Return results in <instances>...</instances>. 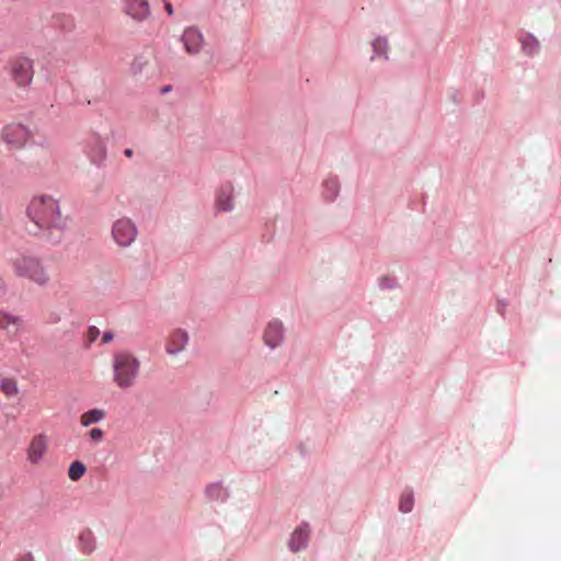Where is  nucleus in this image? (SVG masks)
I'll use <instances>...</instances> for the list:
<instances>
[{"mask_svg": "<svg viewBox=\"0 0 561 561\" xmlns=\"http://www.w3.org/2000/svg\"><path fill=\"white\" fill-rule=\"evenodd\" d=\"M26 215L33 224L30 231L46 242L59 244L65 239L70 219L61 213L59 202L55 197L34 196L27 205Z\"/></svg>", "mask_w": 561, "mask_h": 561, "instance_id": "nucleus-1", "label": "nucleus"}, {"mask_svg": "<svg viewBox=\"0 0 561 561\" xmlns=\"http://www.w3.org/2000/svg\"><path fill=\"white\" fill-rule=\"evenodd\" d=\"M112 369L113 382L119 389H129L136 383L139 375L140 362L129 352H116L112 357Z\"/></svg>", "mask_w": 561, "mask_h": 561, "instance_id": "nucleus-2", "label": "nucleus"}, {"mask_svg": "<svg viewBox=\"0 0 561 561\" xmlns=\"http://www.w3.org/2000/svg\"><path fill=\"white\" fill-rule=\"evenodd\" d=\"M18 276L25 277L39 286L49 282V274L39 259L28 255H20L12 262Z\"/></svg>", "mask_w": 561, "mask_h": 561, "instance_id": "nucleus-3", "label": "nucleus"}, {"mask_svg": "<svg viewBox=\"0 0 561 561\" xmlns=\"http://www.w3.org/2000/svg\"><path fill=\"white\" fill-rule=\"evenodd\" d=\"M0 138L8 149L21 150L28 142L31 131L22 124L11 123L1 129Z\"/></svg>", "mask_w": 561, "mask_h": 561, "instance_id": "nucleus-4", "label": "nucleus"}, {"mask_svg": "<svg viewBox=\"0 0 561 561\" xmlns=\"http://www.w3.org/2000/svg\"><path fill=\"white\" fill-rule=\"evenodd\" d=\"M111 232L116 244L123 248L129 247L137 237L135 224L126 217L115 220Z\"/></svg>", "mask_w": 561, "mask_h": 561, "instance_id": "nucleus-5", "label": "nucleus"}, {"mask_svg": "<svg viewBox=\"0 0 561 561\" xmlns=\"http://www.w3.org/2000/svg\"><path fill=\"white\" fill-rule=\"evenodd\" d=\"M33 62L26 57H19L11 62V76L20 88H26L33 80Z\"/></svg>", "mask_w": 561, "mask_h": 561, "instance_id": "nucleus-6", "label": "nucleus"}, {"mask_svg": "<svg viewBox=\"0 0 561 561\" xmlns=\"http://www.w3.org/2000/svg\"><path fill=\"white\" fill-rule=\"evenodd\" d=\"M49 439L48 436L41 433L32 437L27 449L26 458L32 465H38L45 457L48 450Z\"/></svg>", "mask_w": 561, "mask_h": 561, "instance_id": "nucleus-7", "label": "nucleus"}, {"mask_svg": "<svg viewBox=\"0 0 561 561\" xmlns=\"http://www.w3.org/2000/svg\"><path fill=\"white\" fill-rule=\"evenodd\" d=\"M188 343V333L183 329L172 330L165 339L164 348L171 356L182 353Z\"/></svg>", "mask_w": 561, "mask_h": 561, "instance_id": "nucleus-8", "label": "nucleus"}, {"mask_svg": "<svg viewBox=\"0 0 561 561\" xmlns=\"http://www.w3.org/2000/svg\"><path fill=\"white\" fill-rule=\"evenodd\" d=\"M181 41L185 50L190 55L198 54L205 44V38L202 32L196 27H187L184 30Z\"/></svg>", "mask_w": 561, "mask_h": 561, "instance_id": "nucleus-9", "label": "nucleus"}, {"mask_svg": "<svg viewBox=\"0 0 561 561\" xmlns=\"http://www.w3.org/2000/svg\"><path fill=\"white\" fill-rule=\"evenodd\" d=\"M123 10L136 22H144L150 16L148 0H124Z\"/></svg>", "mask_w": 561, "mask_h": 561, "instance_id": "nucleus-10", "label": "nucleus"}, {"mask_svg": "<svg viewBox=\"0 0 561 561\" xmlns=\"http://www.w3.org/2000/svg\"><path fill=\"white\" fill-rule=\"evenodd\" d=\"M22 327L23 320L19 316L0 309V330L16 335Z\"/></svg>", "mask_w": 561, "mask_h": 561, "instance_id": "nucleus-11", "label": "nucleus"}, {"mask_svg": "<svg viewBox=\"0 0 561 561\" xmlns=\"http://www.w3.org/2000/svg\"><path fill=\"white\" fill-rule=\"evenodd\" d=\"M233 186L230 183L221 185L217 193L216 208L220 211H229L233 207Z\"/></svg>", "mask_w": 561, "mask_h": 561, "instance_id": "nucleus-12", "label": "nucleus"}, {"mask_svg": "<svg viewBox=\"0 0 561 561\" xmlns=\"http://www.w3.org/2000/svg\"><path fill=\"white\" fill-rule=\"evenodd\" d=\"M283 340V328L282 324L277 321H272L268 323L265 333L264 341L265 344L270 347H276Z\"/></svg>", "mask_w": 561, "mask_h": 561, "instance_id": "nucleus-13", "label": "nucleus"}, {"mask_svg": "<svg viewBox=\"0 0 561 561\" xmlns=\"http://www.w3.org/2000/svg\"><path fill=\"white\" fill-rule=\"evenodd\" d=\"M308 536H309V531L307 528H304V527L297 528L293 533L290 541H289L290 550L296 552V551H299L301 548H304L307 545Z\"/></svg>", "mask_w": 561, "mask_h": 561, "instance_id": "nucleus-14", "label": "nucleus"}, {"mask_svg": "<svg viewBox=\"0 0 561 561\" xmlns=\"http://www.w3.org/2000/svg\"><path fill=\"white\" fill-rule=\"evenodd\" d=\"M105 416V412L101 409H92L84 412L80 417V423L82 426L88 427L94 423L100 422Z\"/></svg>", "mask_w": 561, "mask_h": 561, "instance_id": "nucleus-15", "label": "nucleus"}, {"mask_svg": "<svg viewBox=\"0 0 561 561\" xmlns=\"http://www.w3.org/2000/svg\"><path fill=\"white\" fill-rule=\"evenodd\" d=\"M91 161L94 164H102L106 159V146L102 140H96L90 151Z\"/></svg>", "mask_w": 561, "mask_h": 561, "instance_id": "nucleus-16", "label": "nucleus"}, {"mask_svg": "<svg viewBox=\"0 0 561 561\" xmlns=\"http://www.w3.org/2000/svg\"><path fill=\"white\" fill-rule=\"evenodd\" d=\"M206 495L213 501H222L228 493L221 483H213L207 486Z\"/></svg>", "mask_w": 561, "mask_h": 561, "instance_id": "nucleus-17", "label": "nucleus"}, {"mask_svg": "<svg viewBox=\"0 0 561 561\" xmlns=\"http://www.w3.org/2000/svg\"><path fill=\"white\" fill-rule=\"evenodd\" d=\"M0 388L7 398L15 397L19 393L18 382L12 378L2 379Z\"/></svg>", "mask_w": 561, "mask_h": 561, "instance_id": "nucleus-18", "label": "nucleus"}, {"mask_svg": "<svg viewBox=\"0 0 561 561\" xmlns=\"http://www.w3.org/2000/svg\"><path fill=\"white\" fill-rule=\"evenodd\" d=\"M85 473V466L80 461H73L68 470L69 479L72 481L80 480Z\"/></svg>", "mask_w": 561, "mask_h": 561, "instance_id": "nucleus-19", "label": "nucleus"}, {"mask_svg": "<svg viewBox=\"0 0 561 561\" xmlns=\"http://www.w3.org/2000/svg\"><path fill=\"white\" fill-rule=\"evenodd\" d=\"M414 504V497L412 491L402 493L399 501V508L402 513H409L412 511Z\"/></svg>", "mask_w": 561, "mask_h": 561, "instance_id": "nucleus-20", "label": "nucleus"}, {"mask_svg": "<svg viewBox=\"0 0 561 561\" xmlns=\"http://www.w3.org/2000/svg\"><path fill=\"white\" fill-rule=\"evenodd\" d=\"M373 47L376 54H383L387 49V42L385 39L378 38L373 43Z\"/></svg>", "mask_w": 561, "mask_h": 561, "instance_id": "nucleus-21", "label": "nucleus"}, {"mask_svg": "<svg viewBox=\"0 0 561 561\" xmlns=\"http://www.w3.org/2000/svg\"><path fill=\"white\" fill-rule=\"evenodd\" d=\"M89 436L94 443H99L103 439L104 432L101 428H92Z\"/></svg>", "mask_w": 561, "mask_h": 561, "instance_id": "nucleus-22", "label": "nucleus"}, {"mask_svg": "<svg viewBox=\"0 0 561 561\" xmlns=\"http://www.w3.org/2000/svg\"><path fill=\"white\" fill-rule=\"evenodd\" d=\"M100 335V330L96 327H90L87 332L89 343H93Z\"/></svg>", "mask_w": 561, "mask_h": 561, "instance_id": "nucleus-23", "label": "nucleus"}, {"mask_svg": "<svg viewBox=\"0 0 561 561\" xmlns=\"http://www.w3.org/2000/svg\"><path fill=\"white\" fill-rule=\"evenodd\" d=\"M325 186L331 191V198L334 197L337 193V183L335 180L325 181Z\"/></svg>", "mask_w": 561, "mask_h": 561, "instance_id": "nucleus-24", "label": "nucleus"}, {"mask_svg": "<svg viewBox=\"0 0 561 561\" xmlns=\"http://www.w3.org/2000/svg\"><path fill=\"white\" fill-rule=\"evenodd\" d=\"M112 340H113V333L110 331L105 332L102 336L103 344H106V343L111 342Z\"/></svg>", "mask_w": 561, "mask_h": 561, "instance_id": "nucleus-25", "label": "nucleus"}, {"mask_svg": "<svg viewBox=\"0 0 561 561\" xmlns=\"http://www.w3.org/2000/svg\"><path fill=\"white\" fill-rule=\"evenodd\" d=\"M91 539V534L90 533H87V534H82L80 536V541L81 543H83L85 540H90Z\"/></svg>", "mask_w": 561, "mask_h": 561, "instance_id": "nucleus-26", "label": "nucleus"}, {"mask_svg": "<svg viewBox=\"0 0 561 561\" xmlns=\"http://www.w3.org/2000/svg\"><path fill=\"white\" fill-rule=\"evenodd\" d=\"M165 11L168 12L169 15L173 14V8L171 3H165Z\"/></svg>", "mask_w": 561, "mask_h": 561, "instance_id": "nucleus-27", "label": "nucleus"}, {"mask_svg": "<svg viewBox=\"0 0 561 561\" xmlns=\"http://www.w3.org/2000/svg\"><path fill=\"white\" fill-rule=\"evenodd\" d=\"M124 154H125L127 158H131V157H133V150H131V149H129V148H127V149H125Z\"/></svg>", "mask_w": 561, "mask_h": 561, "instance_id": "nucleus-28", "label": "nucleus"}, {"mask_svg": "<svg viewBox=\"0 0 561 561\" xmlns=\"http://www.w3.org/2000/svg\"><path fill=\"white\" fill-rule=\"evenodd\" d=\"M89 541H90V540H85L83 543H84V545H87V546H85V549L90 551V550H91V548H90V547H89V545H88V543H89Z\"/></svg>", "mask_w": 561, "mask_h": 561, "instance_id": "nucleus-29", "label": "nucleus"}, {"mask_svg": "<svg viewBox=\"0 0 561 561\" xmlns=\"http://www.w3.org/2000/svg\"><path fill=\"white\" fill-rule=\"evenodd\" d=\"M19 561H32L30 557H25V558H22L21 560Z\"/></svg>", "mask_w": 561, "mask_h": 561, "instance_id": "nucleus-30", "label": "nucleus"}]
</instances>
